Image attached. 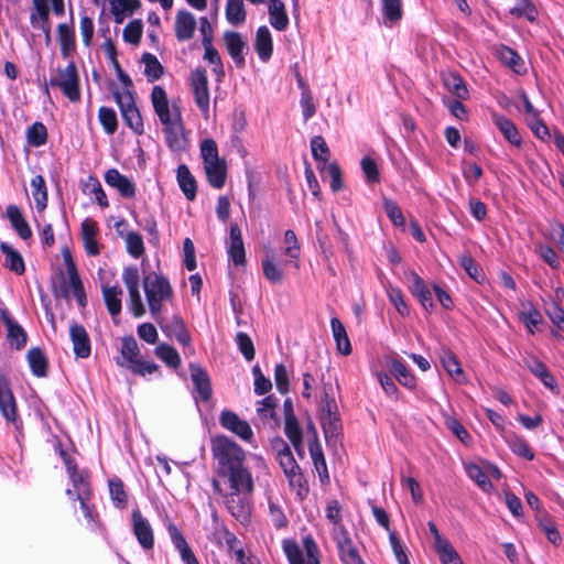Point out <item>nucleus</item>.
Returning a JSON list of instances; mask_svg holds the SVG:
<instances>
[{"mask_svg":"<svg viewBox=\"0 0 564 564\" xmlns=\"http://www.w3.org/2000/svg\"><path fill=\"white\" fill-rule=\"evenodd\" d=\"M210 449L216 463V473L221 474L246 460V452L234 440L216 435L210 440Z\"/></svg>","mask_w":564,"mask_h":564,"instance_id":"1","label":"nucleus"},{"mask_svg":"<svg viewBox=\"0 0 564 564\" xmlns=\"http://www.w3.org/2000/svg\"><path fill=\"white\" fill-rule=\"evenodd\" d=\"M116 364L142 377L152 375L159 370L156 364L140 359V349L133 336L122 338L120 357L116 359Z\"/></svg>","mask_w":564,"mask_h":564,"instance_id":"2","label":"nucleus"},{"mask_svg":"<svg viewBox=\"0 0 564 564\" xmlns=\"http://www.w3.org/2000/svg\"><path fill=\"white\" fill-rule=\"evenodd\" d=\"M143 288L152 317L159 321L163 301L172 297L173 291L164 276L151 273L143 280Z\"/></svg>","mask_w":564,"mask_h":564,"instance_id":"3","label":"nucleus"},{"mask_svg":"<svg viewBox=\"0 0 564 564\" xmlns=\"http://www.w3.org/2000/svg\"><path fill=\"white\" fill-rule=\"evenodd\" d=\"M47 86L58 88L69 101L78 102L80 100V85L76 64L69 62L66 67H58L56 75L52 76L48 84H46V93L48 91Z\"/></svg>","mask_w":564,"mask_h":564,"instance_id":"4","label":"nucleus"},{"mask_svg":"<svg viewBox=\"0 0 564 564\" xmlns=\"http://www.w3.org/2000/svg\"><path fill=\"white\" fill-rule=\"evenodd\" d=\"M281 448L276 452V459L285 477L289 480V485L292 488L297 489V495L302 496L307 492V487L305 486L306 481L301 473V468L296 463L289 445L283 441H280Z\"/></svg>","mask_w":564,"mask_h":564,"instance_id":"5","label":"nucleus"},{"mask_svg":"<svg viewBox=\"0 0 564 564\" xmlns=\"http://www.w3.org/2000/svg\"><path fill=\"white\" fill-rule=\"evenodd\" d=\"M115 100L120 108L124 123L137 134H142L144 131L143 120L141 113L135 105L134 96L131 90L122 93L118 90L112 91Z\"/></svg>","mask_w":564,"mask_h":564,"instance_id":"6","label":"nucleus"},{"mask_svg":"<svg viewBox=\"0 0 564 564\" xmlns=\"http://www.w3.org/2000/svg\"><path fill=\"white\" fill-rule=\"evenodd\" d=\"M151 101L163 129L183 120L180 108L175 104L170 106L166 93L161 86L153 87Z\"/></svg>","mask_w":564,"mask_h":564,"instance_id":"7","label":"nucleus"},{"mask_svg":"<svg viewBox=\"0 0 564 564\" xmlns=\"http://www.w3.org/2000/svg\"><path fill=\"white\" fill-rule=\"evenodd\" d=\"M303 545L306 553L305 556L294 540L283 541V551L290 564H319V551L314 539L311 535L305 536L303 539Z\"/></svg>","mask_w":564,"mask_h":564,"instance_id":"8","label":"nucleus"},{"mask_svg":"<svg viewBox=\"0 0 564 564\" xmlns=\"http://www.w3.org/2000/svg\"><path fill=\"white\" fill-rule=\"evenodd\" d=\"M319 420L326 438L338 435L341 429L338 406L335 399L330 398L327 392L322 398Z\"/></svg>","mask_w":564,"mask_h":564,"instance_id":"9","label":"nucleus"},{"mask_svg":"<svg viewBox=\"0 0 564 564\" xmlns=\"http://www.w3.org/2000/svg\"><path fill=\"white\" fill-rule=\"evenodd\" d=\"M253 491H235L229 490L225 496V505L227 510L239 522L247 523L251 516L250 497Z\"/></svg>","mask_w":564,"mask_h":564,"instance_id":"10","label":"nucleus"},{"mask_svg":"<svg viewBox=\"0 0 564 564\" xmlns=\"http://www.w3.org/2000/svg\"><path fill=\"white\" fill-rule=\"evenodd\" d=\"M189 82L197 107L204 115H207L210 98L206 70L202 67L195 68L191 73Z\"/></svg>","mask_w":564,"mask_h":564,"instance_id":"11","label":"nucleus"},{"mask_svg":"<svg viewBox=\"0 0 564 564\" xmlns=\"http://www.w3.org/2000/svg\"><path fill=\"white\" fill-rule=\"evenodd\" d=\"M218 476L227 479L229 490L253 491V478L251 471L245 466V463L230 468Z\"/></svg>","mask_w":564,"mask_h":564,"instance_id":"12","label":"nucleus"},{"mask_svg":"<svg viewBox=\"0 0 564 564\" xmlns=\"http://www.w3.org/2000/svg\"><path fill=\"white\" fill-rule=\"evenodd\" d=\"M219 422L221 426L231 433L236 434L243 441H251L253 432L250 424L247 421L241 420L235 412L224 410L220 413Z\"/></svg>","mask_w":564,"mask_h":564,"instance_id":"13","label":"nucleus"},{"mask_svg":"<svg viewBox=\"0 0 564 564\" xmlns=\"http://www.w3.org/2000/svg\"><path fill=\"white\" fill-rule=\"evenodd\" d=\"M191 379L198 398L208 402L213 395L212 381L207 371L197 364H189Z\"/></svg>","mask_w":564,"mask_h":564,"instance_id":"14","label":"nucleus"},{"mask_svg":"<svg viewBox=\"0 0 564 564\" xmlns=\"http://www.w3.org/2000/svg\"><path fill=\"white\" fill-rule=\"evenodd\" d=\"M133 533L144 550H151L154 545V536L149 521L137 509L132 511Z\"/></svg>","mask_w":564,"mask_h":564,"instance_id":"15","label":"nucleus"},{"mask_svg":"<svg viewBox=\"0 0 564 564\" xmlns=\"http://www.w3.org/2000/svg\"><path fill=\"white\" fill-rule=\"evenodd\" d=\"M196 20L195 17L186 10H180L175 17V37L180 42H185L191 40L194 36L196 30Z\"/></svg>","mask_w":564,"mask_h":564,"instance_id":"16","label":"nucleus"},{"mask_svg":"<svg viewBox=\"0 0 564 564\" xmlns=\"http://www.w3.org/2000/svg\"><path fill=\"white\" fill-rule=\"evenodd\" d=\"M224 42L236 66L242 68L246 63L243 51L247 48V44L241 34L234 31H227L224 34Z\"/></svg>","mask_w":564,"mask_h":564,"instance_id":"17","label":"nucleus"},{"mask_svg":"<svg viewBox=\"0 0 564 564\" xmlns=\"http://www.w3.org/2000/svg\"><path fill=\"white\" fill-rule=\"evenodd\" d=\"M0 411L9 422H15L18 417L17 403L9 387L8 380L0 376Z\"/></svg>","mask_w":564,"mask_h":564,"instance_id":"18","label":"nucleus"},{"mask_svg":"<svg viewBox=\"0 0 564 564\" xmlns=\"http://www.w3.org/2000/svg\"><path fill=\"white\" fill-rule=\"evenodd\" d=\"M165 142L173 152H183L188 147L183 120L163 129Z\"/></svg>","mask_w":564,"mask_h":564,"instance_id":"19","label":"nucleus"},{"mask_svg":"<svg viewBox=\"0 0 564 564\" xmlns=\"http://www.w3.org/2000/svg\"><path fill=\"white\" fill-rule=\"evenodd\" d=\"M172 543L178 550L182 561L185 564H199L185 538L173 522L166 525Z\"/></svg>","mask_w":564,"mask_h":564,"instance_id":"20","label":"nucleus"},{"mask_svg":"<svg viewBox=\"0 0 564 564\" xmlns=\"http://www.w3.org/2000/svg\"><path fill=\"white\" fill-rule=\"evenodd\" d=\"M106 183L116 188L124 198H132L135 195V185L117 169H110L105 173Z\"/></svg>","mask_w":564,"mask_h":564,"instance_id":"21","label":"nucleus"},{"mask_svg":"<svg viewBox=\"0 0 564 564\" xmlns=\"http://www.w3.org/2000/svg\"><path fill=\"white\" fill-rule=\"evenodd\" d=\"M74 352L78 358H87L90 355V339L84 326L74 323L69 329Z\"/></svg>","mask_w":564,"mask_h":564,"instance_id":"22","label":"nucleus"},{"mask_svg":"<svg viewBox=\"0 0 564 564\" xmlns=\"http://www.w3.org/2000/svg\"><path fill=\"white\" fill-rule=\"evenodd\" d=\"M411 284L409 285L410 292L420 301L421 305L427 311L433 308L432 294L426 286L424 280L414 271L409 273Z\"/></svg>","mask_w":564,"mask_h":564,"instance_id":"23","label":"nucleus"},{"mask_svg":"<svg viewBox=\"0 0 564 564\" xmlns=\"http://www.w3.org/2000/svg\"><path fill=\"white\" fill-rule=\"evenodd\" d=\"M98 231L97 223L93 219L86 218L82 223V237L88 256L95 257L100 253V248L96 239Z\"/></svg>","mask_w":564,"mask_h":564,"instance_id":"24","label":"nucleus"},{"mask_svg":"<svg viewBox=\"0 0 564 564\" xmlns=\"http://www.w3.org/2000/svg\"><path fill=\"white\" fill-rule=\"evenodd\" d=\"M156 322L161 325V328L164 333H166L169 336H174L180 344H189L191 336L186 330L183 319L180 316L174 315L170 321H166L165 323H163L160 318Z\"/></svg>","mask_w":564,"mask_h":564,"instance_id":"25","label":"nucleus"},{"mask_svg":"<svg viewBox=\"0 0 564 564\" xmlns=\"http://www.w3.org/2000/svg\"><path fill=\"white\" fill-rule=\"evenodd\" d=\"M207 181L214 188L220 189L225 186L227 177V165L224 159L217 162L204 164Z\"/></svg>","mask_w":564,"mask_h":564,"instance_id":"26","label":"nucleus"},{"mask_svg":"<svg viewBox=\"0 0 564 564\" xmlns=\"http://www.w3.org/2000/svg\"><path fill=\"white\" fill-rule=\"evenodd\" d=\"M492 121L499 129L502 135L514 147H521L522 138L516 127V124L502 115H494Z\"/></svg>","mask_w":564,"mask_h":564,"instance_id":"27","label":"nucleus"},{"mask_svg":"<svg viewBox=\"0 0 564 564\" xmlns=\"http://www.w3.org/2000/svg\"><path fill=\"white\" fill-rule=\"evenodd\" d=\"M308 451L321 479H328L327 465L316 430L313 429V438L308 440Z\"/></svg>","mask_w":564,"mask_h":564,"instance_id":"28","label":"nucleus"},{"mask_svg":"<svg viewBox=\"0 0 564 564\" xmlns=\"http://www.w3.org/2000/svg\"><path fill=\"white\" fill-rule=\"evenodd\" d=\"M254 50L261 61L267 62L270 59L273 52V44L270 30L265 25L257 30Z\"/></svg>","mask_w":564,"mask_h":564,"instance_id":"29","label":"nucleus"},{"mask_svg":"<svg viewBox=\"0 0 564 564\" xmlns=\"http://www.w3.org/2000/svg\"><path fill=\"white\" fill-rule=\"evenodd\" d=\"M7 217L12 228L18 232L21 239L28 240L32 237V230L15 205H9L6 209Z\"/></svg>","mask_w":564,"mask_h":564,"instance_id":"30","label":"nucleus"},{"mask_svg":"<svg viewBox=\"0 0 564 564\" xmlns=\"http://www.w3.org/2000/svg\"><path fill=\"white\" fill-rule=\"evenodd\" d=\"M178 185L188 200H194L197 193V183L189 169L185 164L177 167L176 173Z\"/></svg>","mask_w":564,"mask_h":564,"instance_id":"31","label":"nucleus"},{"mask_svg":"<svg viewBox=\"0 0 564 564\" xmlns=\"http://www.w3.org/2000/svg\"><path fill=\"white\" fill-rule=\"evenodd\" d=\"M523 364L535 377L542 381L545 387L550 389L555 387L554 377L541 360L533 356H529L523 359Z\"/></svg>","mask_w":564,"mask_h":564,"instance_id":"32","label":"nucleus"},{"mask_svg":"<svg viewBox=\"0 0 564 564\" xmlns=\"http://www.w3.org/2000/svg\"><path fill=\"white\" fill-rule=\"evenodd\" d=\"M57 40L61 45L63 57H68L76 47L75 31L72 24L61 23L57 25Z\"/></svg>","mask_w":564,"mask_h":564,"instance_id":"33","label":"nucleus"},{"mask_svg":"<svg viewBox=\"0 0 564 564\" xmlns=\"http://www.w3.org/2000/svg\"><path fill=\"white\" fill-rule=\"evenodd\" d=\"M330 327L334 339L336 341V348L339 354L348 356L351 354V344L347 335L344 324L337 317L330 319Z\"/></svg>","mask_w":564,"mask_h":564,"instance_id":"34","label":"nucleus"},{"mask_svg":"<svg viewBox=\"0 0 564 564\" xmlns=\"http://www.w3.org/2000/svg\"><path fill=\"white\" fill-rule=\"evenodd\" d=\"M268 10L271 25L278 31H284L289 25L284 3L281 0H270Z\"/></svg>","mask_w":564,"mask_h":564,"instance_id":"35","label":"nucleus"},{"mask_svg":"<svg viewBox=\"0 0 564 564\" xmlns=\"http://www.w3.org/2000/svg\"><path fill=\"white\" fill-rule=\"evenodd\" d=\"M101 291L109 314L112 317L119 315L121 312L122 290L118 285H102Z\"/></svg>","mask_w":564,"mask_h":564,"instance_id":"36","label":"nucleus"},{"mask_svg":"<svg viewBox=\"0 0 564 564\" xmlns=\"http://www.w3.org/2000/svg\"><path fill=\"white\" fill-rule=\"evenodd\" d=\"M31 371L34 376L46 377L48 362L44 352L39 347H33L26 355Z\"/></svg>","mask_w":564,"mask_h":564,"instance_id":"37","label":"nucleus"},{"mask_svg":"<svg viewBox=\"0 0 564 564\" xmlns=\"http://www.w3.org/2000/svg\"><path fill=\"white\" fill-rule=\"evenodd\" d=\"M0 250L6 257L4 267L19 275L23 274L25 267L21 254L7 242L0 243Z\"/></svg>","mask_w":564,"mask_h":564,"instance_id":"38","label":"nucleus"},{"mask_svg":"<svg viewBox=\"0 0 564 564\" xmlns=\"http://www.w3.org/2000/svg\"><path fill=\"white\" fill-rule=\"evenodd\" d=\"M391 371L400 384L408 389H413L416 386V379L410 369L399 359L391 361Z\"/></svg>","mask_w":564,"mask_h":564,"instance_id":"39","label":"nucleus"},{"mask_svg":"<svg viewBox=\"0 0 564 564\" xmlns=\"http://www.w3.org/2000/svg\"><path fill=\"white\" fill-rule=\"evenodd\" d=\"M386 25H393L402 19V0H381Z\"/></svg>","mask_w":564,"mask_h":564,"instance_id":"40","label":"nucleus"},{"mask_svg":"<svg viewBox=\"0 0 564 564\" xmlns=\"http://www.w3.org/2000/svg\"><path fill=\"white\" fill-rule=\"evenodd\" d=\"M4 324L8 330V340L11 346H15L17 349H21L26 344V334L24 329L9 316L3 317Z\"/></svg>","mask_w":564,"mask_h":564,"instance_id":"41","label":"nucleus"},{"mask_svg":"<svg viewBox=\"0 0 564 564\" xmlns=\"http://www.w3.org/2000/svg\"><path fill=\"white\" fill-rule=\"evenodd\" d=\"M34 10L30 15V22L33 28L50 25V8L47 0H33Z\"/></svg>","mask_w":564,"mask_h":564,"instance_id":"42","label":"nucleus"},{"mask_svg":"<svg viewBox=\"0 0 564 564\" xmlns=\"http://www.w3.org/2000/svg\"><path fill=\"white\" fill-rule=\"evenodd\" d=\"M247 13L243 0H227L226 19L232 25L242 24L246 21Z\"/></svg>","mask_w":564,"mask_h":564,"instance_id":"43","label":"nucleus"},{"mask_svg":"<svg viewBox=\"0 0 564 564\" xmlns=\"http://www.w3.org/2000/svg\"><path fill=\"white\" fill-rule=\"evenodd\" d=\"M141 61L144 64V75L149 82L158 80L163 75V66L155 55L144 53Z\"/></svg>","mask_w":564,"mask_h":564,"instance_id":"44","label":"nucleus"},{"mask_svg":"<svg viewBox=\"0 0 564 564\" xmlns=\"http://www.w3.org/2000/svg\"><path fill=\"white\" fill-rule=\"evenodd\" d=\"M155 355L171 368L176 369L181 365V357L177 350L165 343H161L156 346Z\"/></svg>","mask_w":564,"mask_h":564,"instance_id":"45","label":"nucleus"},{"mask_svg":"<svg viewBox=\"0 0 564 564\" xmlns=\"http://www.w3.org/2000/svg\"><path fill=\"white\" fill-rule=\"evenodd\" d=\"M32 195L36 203V208L43 210L47 206V188L42 175H36L31 181Z\"/></svg>","mask_w":564,"mask_h":564,"instance_id":"46","label":"nucleus"},{"mask_svg":"<svg viewBox=\"0 0 564 564\" xmlns=\"http://www.w3.org/2000/svg\"><path fill=\"white\" fill-rule=\"evenodd\" d=\"M264 278L272 284H280L284 279L283 270L275 263L274 259L267 256L261 262Z\"/></svg>","mask_w":564,"mask_h":564,"instance_id":"47","label":"nucleus"},{"mask_svg":"<svg viewBox=\"0 0 564 564\" xmlns=\"http://www.w3.org/2000/svg\"><path fill=\"white\" fill-rule=\"evenodd\" d=\"M441 361L446 372L456 379V381L462 382L464 379L463 369L458 361V358L449 350H445L441 357Z\"/></svg>","mask_w":564,"mask_h":564,"instance_id":"48","label":"nucleus"},{"mask_svg":"<svg viewBox=\"0 0 564 564\" xmlns=\"http://www.w3.org/2000/svg\"><path fill=\"white\" fill-rule=\"evenodd\" d=\"M28 143L32 147H41L47 141V130L42 122H34L26 131Z\"/></svg>","mask_w":564,"mask_h":564,"instance_id":"49","label":"nucleus"},{"mask_svg":"<svg viewBox=\"0 0 564 564\" xmlns=\"http://www.w3.org/2000/svg\"><path fill=\"white\" fill-rule=\"evenodd\" d=\"M444 84L447 89L456 96L458 99H467L468 98V89L463 80V78L457 74H449L445 79Z\"/></svg>","mask_w":564,"mask_h":564,"instance_id":"50","label":"nucleus"},{"mask_svg":"<svg viewBox=\"0 0 564 564\" xmlns=\"http://www.w3.org/2000/svg\"><path fill=\"white\" fill-rule=\"evenodd\" d=\"M224 539H225V543H226L228 552H234V554L236 556V561L239 564H249V557H246L245 551L241 546L240 541L237 539V536L234 533L226 531L224 534Z\"/></svg>","mask_w":564,"mask_h":564,"instance_id":"51","label":"nucleus"},{"mask_svg":"<svg viewBox=\"0 0 564 564\" xmlns=\"http://www.w3.org/2000/svg\"><path fill=\"white\" fill-rule=\"evenodd\" d=\"M435 551L442 564H463L459 554L456 552L449 541L441 542V545L435 547Z\"/></svg>","mask_w":564,"mask_h":564,"instance_id":"52","label":"nucleus"},{"mask_svg":"<svg viewBox=\"0 0 564 564\" xmlns=\"http://www.w3.org/2000/svg\"><path fill=\"white\" fill-rule=\"evenodd\" d=\"M99 121L108 134H113L118 128V119L112 108L100 107L98 111Z\"/></svg>","mask_w":564,"mask_h":564,"instance_id":"53","label":"nucleus"},{"mask_svg":"<svg viewBox=\"0 0 564 564\" xmlns=\"http://www.w3.org/2000/svg\"><path fill=\"white\" fill-rule=\"evenodd\" d=\"M285 425H284V432L292 445L295 447L296 451H300L302 446V431L299 425L297 417H290L284 419Z\"/></svg>","mask_w":564,"mask_h":564,"instance_id":"54","label":"nucleus"},{"mask_svg":"<svg viewBox=\"0 0 564 564\" xmlns=\"http://www.w3.org/2000/svg\"><path fill=\"white\" fill-rule=\"evenodd\" d=\"M337 547L345 564H365L358 555V551L354 546L351 539L338 544Z\"/></svg>","mask_w":564,"mask_h":564,"instance_id":"55","label":"nucleus"},{"mask_svg":"<svg viewBox=\"0 0 564 564\" xmlns=\"http://www.w3.org/2000/svg\"><path fill=\"white\" fill-rule=\"evenodd\" d=\"M312 154L316 161L322 162L325 166L329 159V149L323 137L316 135L311 141Z\"/></svg>","mask_w":564,"mask_h":564,"instance_id":"56","label":"nucleus"},{"mask_svg":"<svg viewBox=\"0 0 564 564\" xmlns=\"http://www.w3.org/2000/svg\"><path fill=\"white\" fill-rule=\"evenodd\" d=\"M126 245H127V251L130 256H132L135 259H139L141 256L144 254V245L143 239L140 234L131 231L128 232L126 236Z\"/></svg>","mask_w":564,"mask_h":564,"instance_id":"57","label":"nucleus"},{"mask_svg":"<svg viewBox=\"0 0 564 564\" xmlns=\"http://www.w3.org/2000/svg\"><path fill=\"white\" fill-rule=\"evenodd\" d=\"M109 490L115 505L117 507L124 508L128 501V496L124 491L122 480L119 478L109 480Z\"/></svg>","mask_w":564,"mask_h":564,"instance_id":"58","label":"nucleus"},{"mask_svg":"<svg viewBox=\"0 0 564 564\" xmlns=\"http://www.w3.org/2000/svg\"><path fill=\"white\" fill-rule=\"evenodd\" d=\"M498 53L500 61L505 65L509 66L517 73L520 72L519 67L523 64V62L516 51L508 46H502Z\"/></svg>","mask_w":564,"mask_h":564,"instance_id":"59","label":"nucleus"},{"mask_svg":"<svg viewBox=\"0 0 564 564\" xmlns=\"http://www.w3.org/2000/svg\"><path fill=\"white\" fill-rule=\"evenodd\" d=\"M322 172L325 171L330 177V188L333 192H339L344 184L341 180V171L336 162H332L325 166L318 167Z\"/></svg>","mask_w":564,"mask_h":564,"instance_id":"60","label":"nucleus"},{"mask_svg":"<svg viewBox=\"0 0 564 564\" xmlns=\"http://www.w3.org/2000/svg\"><path fill=\"white\" fill-rule=\"evenodd\" d=\"M143 24L141 20L129 22L123 29V40L131 44H138L141 40Z\"/></svg>","mask_w":564,"mask_h":564,"instance_id":"61","label":"nucleus"},{"mask_svg":"<svg viewBox=\"0 0 564 564\" xmlns=\"http://www.w3.org/2000/svg\"><path fill=\"white\" fill-rule=\"evenodd\" d=\"M466 473L470 479H473L482 490L491 487V482L486 473L476 464H468L466 466Z\"/></svg>","mask_w":564,"mask_h":564,"instance_id":"62","label":"nucleus"},{"mask_svg":"<svg viewBox=\"0 0 564 564\" xmlns=\"http://www.w3.org/2000/svg\"><path fill=\"white\" fill-rule=\"evenodd\" d=\"M200 155L204 164L221 160L218 155L217 143L213 139H206L200 143Z\"/></svg>","mask_w":564,"mask_h":564,"instance_id":"63","label":"nucleus"},{"mask_svg":"<svg viewBox=\"0 0 564 564\" xmlns=\"http://www.w3.org/2000/svg\"><path fill=\"white\" fill-rule=\"evenodd\" d=\"M388 297L390 302L393 304L395 310L402 315L408 316L410 314L409 307L404 301L402 291L398 288L390 286L387 290Z\"/></svg>","mask_w":564,"mask_h":564,"instance_id":"64","label":"nucleus"}]
</instances>
